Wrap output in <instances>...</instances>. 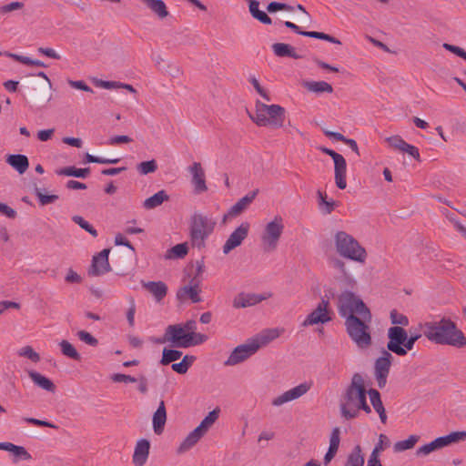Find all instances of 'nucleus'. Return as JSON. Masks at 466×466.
Returning <instances> with one entry per match:
<instances>
[{
  "mask_svg": "<svg viewBox=\"0 0 466 466\" xmlns=\"http://www.w3.org/2000/svg\"><path fill=\"white\" fill-rule=\"evenodd\" d=\"M59 345L61 348V351L65 356L71 358L75 360H80V359H81L80 354L77 352V350L75 349V347L69 341L63 339L59 343Z\"/></svg>",
  "mask_w": 466,
  "mask_h": 466,
  "instance_id": "49530a36",
  "label": "nucleus"
},
{
  "mask_svg": "<svg viewBox=\"0 0 466 466\" xmlns=\"http://www.w3.org/2000/svg\"><path fill=\"white\" fill-rule=\"evenodd\" d=\"M284 224L280 216H276L273 220L268 222L261 236V241L266 251L275 250L279 240L283 233Z\"/></svg>",
  "mask_w": 466,
  "mask_h": 466,
  "instance_id": "1a4fd4ad",
  "label": "nucleus"
},
{
  "mask_svg": "<svg viewBox=\"0 0 466 466\" xmlns=\"http://www.w3.org/2000/svg\"><path fill=\"white\" fill-rule=\"evenodd\" d=\"M18 355L21 357L27 358L35 363L40 360L39 354L35 352L31 346H25L21 348L18 351Z\"/></svg>",
  "mask_w": 466,
  "mask_h": 466,
  "instance_id": "864d4df0",
  "label": "nucleus"
},
{
  "mask_svg": "<svg viewBox=\"0 0 466 466\" xmlns=\"http://www.w3.org/2000/svg\"><path fill=\"white\" fill-rule=\"evenodd\" d=\"M182 354L183 353L180 350L165 348L162 352L160 364L167 365L173 361H176L181 358Z\"/></svg>",
  "mask_w": 466,
  "mask_h": 466,
  "instance_id": "a18cd8bd",
  "label": "nucleus"
},
{
  "mask_svg": "<svg viewBox=\"0 0 466 466\" xmlns=\"http://www.w3.org/2000/svg\"><path fill=\"white\" fill-rule=\"evenodd\" d=\"M168 199L169 196L167 194V192L165 190H160L145 199L143 202V207L147 210L153 209L160 206L163 202L167 201Z\"/></svg>",
  "mask_w": 466,
  "mask_h": 466,
  "instance_id": "72a5a7b5",
  "label": "nucleus"
},
{
  "mask_svg": "<svg viewBox=\"0 0 466 466\" xmlns=\"http://www.w3.org/2000/svg\"><path fill=\"white\" fill-rule=\"evenodd\" d=\"M257 351L258 345L253 343L249 339L245 343L236 347L228 356V360L224 362V364L226 366L237 365L248 359Z\"/></svg>",
  "mask_w": 466,
  "mask_h": 466,
  "instance_id": "4468645a",
  "label": "nucleus"
},
{
  "mask_svg": "<svg viewBox=\"0 0 466 466\" xmlns=\"http://www.w3.org/2000/svg\"><path fill=\"white\" fill-rule=\"evenodd\" d=\"M35 195L38 198L41 206H46L54 203L58 199L57 195H46L42 192L41 188L35 187L34 189Z\"/></svg>",
  "mask_w": 466,
  "mask_h": 466,
  "instance_id": "8fccbe9b",
  "label": "nucleus"
},
{
  "mask_svg": "<svg viewBox=\"0 0 466 466\" xmlns=\"http://www.w3.org/2000/svg\"><path fill=\"white\" fill-rule=\"evenodd\" d=\"M167 421V410L164 400L159 402L158 408L153 414V430L157 435L161 434Z\"/></svg>",
  "mask_w": 466,
  "mask_h": 466,
  "instance_id": "a878e982",
  "label": "nucleus"
},
{
  "mask_svg": "<svg viewBox=\"0 0 466 466\" xmlns=\"http://www.w3.org/2000/svg\"><path fill=\"white\" fill-rule=\"evenodd\" d=\"M255 107V113H248V116L257 126H271L273 127L283 126L285 120V108L283 106L274 104L266 105L258 100Z\"/></svg>",
  "mask_w": 466,
  "mask_h": 466,
  "instance_id": "7ed1b4c3",
  "label": "nucleus"
},
{
  "mask_svg": "<svg viewBox=\"0 0 466 466\" xmlns=\"http://www.w3.org/2000/svg\"><path fill=\"white\" fill-rule=\"evenodd\" d=\"M418 441L419 436L410 435L407 440L397 441L393 446V450L395 452H401L406 450H410L415 446Z\"/></svg>",
  "mask_w": 466,
  "mask_h": 466,
  "instance_id": "c03bdc74",
  "label": "nucleus"
},
{
  "mask_svg": "<svg viewBox=\"0 0 466 466\" xmlns=\"http://www.w3.org/2000/svg\"><path fill=\"white\" fill-rule=\"evenodd\" d=\"M6 162L21 175L24 174L29 167L28 158L25 155H9L6 158Z\"/></svg>",
  "mask_w": 466,
  "mask_h": 466,
  "instance_id": "c85d7f7f",
  "label": "nucleus"
},
{
  "mask_svg": "<svg viewBox=\"0 0 466 466\" xmlns=\"http://www.w3.org/2000/svg\"><path fill=\"white\" fill-rule=\"evenodd\" d=\"M265 299L266 297L261 295L242 292L234 298L233 307L236 309L248 308L261 302Z\"/></svg>",
  "mask_w": 466,
  "mask_h": 466,
  "instance_id": "b1692460",
  "label": "nucleus"
},
{
  "mask_svg": "<svg viewBox=\"0 0 466 466\" xmlns=\"http://www.w3.org/2000/svg\"><path fill=\"white\" fill-rule=\"evenodd\" d=\"M338 311L345 320L349 319L351 315L362 317L367 320H371L372 319L371 313L363 300L349 290L339 294L338 298Z\"/></svg>",
  "mask_w": 466,
  "mask_h": 466,
  "instance_id": "20e7f679",
  "label": "nucleus"
},
{
  "mask_svg": "<svg viewBox=\"0 0 466 466\" xmlns=\"http://www.w3.org/2000/svg\"><path fill=\"white\" fill-rule=\"evenodd\" d=\"M24 7V4L22 2H12L10 4L2 5L0 7V14L4 15L15 10H19Z\"/></svg>",
  "mask_w": 466,
  "mask_h": 466,
  "instance_id": "e2e57ef3",
  "label": "nucleus"
},
{
  "mask_svg": "<svg viewBox=\"0 0 466 466\" xmlns=\"http://www.w3.org/2000/svg\"><path fill=\"white\" fill-rule=\"evenodd\" d=\"M190 339L187 332L184 330L181 324L169 325L166 329V339L168 340L173 346L178 348H187L186 342Z\"/></svg>",
  "mask_w": 466,
  "mask_h": 466,
  "instance_id": "6ab92c4d",
  "label": "nucleus"
},
{
  "mask_svg": "<svg viewBox=\"0 0 466 466\" xmlns=\"http://www.w3.org/2000/svg\"><path fill=\"white\" fill-rule=\"evenodd\" d=\"M390 321L394 325H400L399 327H406L409 325V319L407 316L398 312L396 309H392L390 313Z\"/></svg>",
  "mask_w": 466,
  "mask_h": 466,
  "instance_id": "3c124183",
  "label": "nucleus"
},
{
  "mask_svg": "<svg viewBox=\"0 0 466 466\" xmlns=\"http://www.w3.org/2000/svg\"><path fill=\"white\" fill-rule=\"evenodd\" d=\"M368 394L370 396V403L373 407V409L376 410V412H380L385 410L383 403L380 399V392L375 389H370L368 390Z\"/></svg>",
  "mask_w": 466,
  "mask_h": 466,
  "instance_id": "de8ad7c7",
  "label": "nucleus"
},
{
  "mask_svg": "<svg viewBox=\"0 0 466 466\" xmlns=\"http://www.w3.org/2000/svg\"><path fill=\"white\" fill-rule=\"evenodd\" d=\"M111 380L114 382H125V383H134L137 382V380L135 377H132L130 375L121 374V373H116L113 374L111 377Z\"/></svg>",
  "mask_w": 466,
  "mask_h": 466,
  "instance_id": "680f3d73",
  "label": "nucleus"
},
{
  "mask_svg": "<svg viewBox=\"0 0 466 466\" xmlns=\"http://www.w3.org/2000/svg\"><path fill=\"white\" fill-rule=\"evenodd\" d=\"M391 353L388 348L382 350L380 356L375 360L374 377L380 389H383L387 384V379L393 360Z\"/></svg>",
  "mask_w": 466,
  "mask_h": 466,
  "instance_id": "9b49d317",
  "label": "nucleus"
},
{
  "mask_svg": "<svg viewBox=\"0 0 466 466\" xmlns=\"http://www.w3.org/2000/svg\"><path fill=\"white\" fill-rule=\"evenodd\" d=\"M280 335V330L279 329H267L262 330L260 333L257 334L253 338H251V341L258 345V350L268 343H270L275 339L279 338Z\"/></svg>",
  "mask_w": 466,
  "mask_h": 466,
  "instance_id": "393cba45",
  "label": "nucleus"
},
{
  "mask_svg": "<svg viewBox=\"0 0 466 466\" xmlns=\"http://www.w3.org/2000/svg\"><path fill=\"white\" fill-rule=\"evenodd\" d=\"M187 252L188 247L187 242L177 244L167 251L165 258H183L187 256Z\"/></svg>",
  "mask_w": 466,
  "mask_h": 466,
  "instance_id": "ea45409f",
  "label": "nucleus"
},
{
  "mask_svg": "<svg viewBox=\"0 0 466 466\" xmlns=\"http://www.w3.org/2000/svg\"><path fill=\"white\" fill-rule=\"evenodd\" d=\"M332 311L329 299L322 298L316 309L312 310L301 323L302 327L325 324L332 320Z\"/></svg>",
  "mask_w": 466,
  "mask_h": 466,
  "instance_id": "f8f14e48",
  "label": "nucleus"
},
{
  "mask_svg": "<svg viewBox=\"0 0 466 466\" xmlns=\"http://www.w3.org/2000/svg\"><path fill=\"white\" fill-rule=\"evenodd\" d=\"M77 337L81 341L86 343L87 345L96 347L98 344V340L86 330H79L77 332Z\"/></svg>",
  "mask_w": 466,
  "mask_h": 466,
  "instance_id": "13d9d810",
  "label": "nucleus"
},
{
  "mask_svg": "<svg viewBox=\"0 0 466 466\" xmlns=\"http://www.w3.org/2000/svg\"><path fill=\"white\" fill-rule=\"evenodd\" d=\"M142 287L150 292L157 301H161L167 292V287L163 281L142 282Z\"/></svg>",
  "mask_w": 466,
  "mask_h": 466,
  "instance_id": "bb28decb",
  "label": "nucleus"
},
{
  "mask_svg": "<svg viewBox=\"0 0 466 466\" xmlns=\"http://www.w3.org/2000/svg\"><path fill=\"white\" fill-rule=\"evenodd\" d=\"M324 134L329 138H333L337 141H341L345 143L351 148L352 151H354L358 156H360L359 147L354 139L347 138L342 134L334 131L325 130Z\"/></svg>",
  "mask_w": 466,
  "mask_h": 466,
  "instance_id": "58836bf2",
  "label": "nucleus"
},
{
  "mask_svg": "<svg viewBox=\"0 0 466 466\" xmlns=\"http://www.w3.org/2000/svg\"><path fill=\"white\" fill-rule=\"evenodd\" d=\"M364 455L362 453L361 447L360 445H356L350 453L348 455L346 464L350 466H363L364 465Z\"/></svg>",
  "mask_w": 466,
  "mask_h": 466,
  "instance_id": "4c0bfd02",
  "label": "nucleus"
},
{
  "mask_svg": "<svg viewBox=\"0 0 466 466\" xmlns=\"http://www.w3.org/2000/svg\"><path fill=\"white\" fill-rule=\"evenodd\" d=\"M423 328V334L430 341L455 348L466 347V337L450 319L442 318L440 321L426 322Z\"/></svg>",
  "mask_w": 466,
  "mask_h": 466,
  "instance_id": "f257e3e1",
  "label": "nucleus"
},
{
  "mask_svg": "<svg viewBox=\"0 0 466 466\" xmlns=\"http://www.w3.org/2000/svg\"><path fill=\"white\" fill-rule=\"evenodd\" d=\"M187 335L190 336V339H187L188 340L187 342V348L200 345L208 339V336L202 333L187 332Z\"/></svg>",
  "mask_w": 466,
  "mask_h": 466,
  "instance_id": "5fc2aeb1",
  "label": "nucleus"
},
{
  "mask_svg": "<svg viewBox=\"0 0 466 466\" xmlns=\"http://www.w3.org/2000/svg\"><path fill=\"white\" fill-rule=\"evenodd\" d=\"M0 450L9 451L21 460L28 461L32 458L31 454L25 447L15 445L12 442H0Z\"/></svg>",
  "mask_w": 466,
  "mask_h": 466,
  "instance_id": "7c9ffc66",
  "label": "nucleus"
},
{
  "mask_svg": "<svg viewBox=\"0 0 466 466\" xmlns=\"http://www.w3.org/2000/svg\"><path fill=\"white\" fill-rule=\"evenodd\" d=\"M388 343L387 348L392 353L398 356L407 355L408 350H411L415 342L421 337L420 334H410L404 328L393 326L387 331Z\"/></svg>",
  "mask_w": 466,
  "mask_h": 466,
  "instance_id": "6e6552de",
  "label": "nucleus"
},
{
  "mask_svg": "<svg viewBox=\"0 0 466 466\" xmlns=\"http://www.w3.org/2000/svg\"><path fill=\"white\" fill-rule=\"evenodd\" d=\"M90 173V168H76L75 167H66L56 170V174L59 176H67V177H75L85 178Z\"/></svg>",
  "mask_w": 466,
  "mask_h": 466,
  "instance_id": "e433bc0d",
  "label": "nucleus"
},
{
  "mask_svg": "<svg viewBox=\"0 0 466 466\" xmlns=\"http://www.w3.org/2000/svg\"><path fill=\"white\" fill-rule=\"evenodd\" d=\"M288 11V12H293L294 7L285 4V3H279V2H271L267 6V11L268 13H275L278 11Z\"/></svg>",
  "mask_w": 466,
  "mask_h": 466,
  "instance_id": "6e6d98bb",
  "label": "nucleus"
},
{
  "mask_svg": "<svg viewBox=\"0 0 466 466\" xmlns=\"http://www.w3.org/2000/svg\"><path fill=\"white\" fill-rule=\"evenodd\" d=\"M310 389V385L307 382L301 383L285 392L272 399L271 404L275 407L282 406L283 404L298 400L305 395Z\"/></svg>",
  "mask_w": 466,
  "mask_h": 466,
  "instance_id": "2eb2a0df",
  "label": "nucleus"
},
{
  "mask_svg": "<svg viewBox=\"0 0 466 466\" xmlns=\"http://www.w3.org/2000/svg\"><path fill=\"white\" fill-rule=\"evenodd\" d=\"M28 375L30 379L33 380L35 384H36L38 387L42 388L43 390H46L50 392H55L56 386L53 383L51 380L48 378L43 376L39 372L31 370L28 372Z\"/></svg>",
  "mask_w": 466,
  "mask_h": 466,
  "instance_id": "473e14b6",
  "label": "nucleus"
},
{
  "mask_svg": "<svg viewBox=\"0 0 466 466\" xmlns=\"http://www.w3.org/2000/svg\"><path fill=\"white\" fill-rule=\"evenodd\" d=\"M148 9L151 10L159 19L168 15V11L163 0H140Z\"/></svg>",
  "mask_w": 466,
  "mask_h": 466,
  "instance_id": "c756f323",
  "label": "nucleus"
},
{
  "mask_svg": "<svg viewBox=\"0 0 466 466\" xmlns=\"http://www.w3.org/2000/svg\"><path fill=\"white\" fill-rule=\"evenodd\" d=\"M200 281L194 278L191 279L189 285L181 287L177 292V298L180 301H184L189 299L193 303H198L201 301L199 296V286Z\"/></svg>",
  "mask_w": 466,
  "mask_h": 466,
  "instance_id": "aec40b11",
  "label": "nucleus"
},
{
  "mask_svg": "<svg viewBox=\"0 0 466 466\" xmlns=\"http://www.w3.org/2000/svg\"><path fill=\"white\" fill-rule=\"evenodd\" d=\"M150 442L146 439H141L137 442L133 454V463L136 466H143L149 454Z\"/></svg>",
  "mask_w": 466,
  "mask_h": 466,
  "instance_id": "5701e85b",
  "label": "nucleus"
},
{
  "mask_svg": "<svg viewBox=\"0 0 466 466\" xmlns=\"http://www.w3.org/2000/svg\"><path fill=\"white\" fill-rule=\"evenodd\" d=\"M249 224L243 222L228 237L223 246V253L228 254L232 249L240 246L242 241L248 237Z\"/></svg>",
  "mask_w": 466,
  "mask_h": 466,
  "instance_id": "dca6fc26",
  "label": "nucleus"
},
{
  "mask_svg": "<svg viewBox=\"0 0 466 466\" xmlns=\"http://www.w3.org/2000/svg\"><path fill=\"white\" fill-rule=\"evenodd\" d=\"M72 220L77 224L81 228L87 231L89 234H91L93 237H97V231L87 222L81 216L76 215L72 217Z\"/></svg>",
  "mask_w": 466,
  "mask_h": 466,
  "instance_id": "603ef678",
  "label": "nucleus"
},
{
  "mask_svg": "<svg viewBox=\"0 0 466 466\" xmlns=\"http://www.w3.org/2000/svg\"><path fill=\"white\" fill-rule=\"evenodd\" d=\"M336 251L343 258L357 262H364L367 253L357 239L345 231H338L334 235Z\"/></svg>",
  "mask_w": 466,
  "mask_h": 466,
  "instance_id": "423d86ee",
  "label": "nucleus"
},
{
  "mask_svg": "<svg viewBox=\"0 0 466 466\" xmlns=\"http://www.w3.org/2000/svg\"><path fill=\"white\" fill-rule=\"evenodd\" d=\"M258 194V189H255L249 192L245 197L238 199L228 211V213L224 216L223 221L227 219L228 217L235 218L239 216L242 212H244L248 206L253 202L257 195Z\"/></svg>",
  "mask_w": 466,
  "mask_h": 466,
  "instance_id": "412c9836",
  "label": "nucleus"
},
{
  "mask_svg": "<svg viewBox=\"0 0 466 466\" xmlns=\"http://www.w3.org/2000/svg\"><path fill=\"white\" fill-rule=\"evenodd\" d=\"M220 410L218 408L213 410L210 411L200 422V424L198 426V429H200L201 431H203L205 434L208 432L209 428L216 422V420L218 419Z\"/></svg>",
  "mask_w": 466,
  "mask_h": 466,
  "instance_id": "37998d69",
  "label": "nucleus"
},
{
  "mask_svg": "<svg viewBox=\"0 0 466 466\" xmlns=\"http://www.w3.org/2000/svg\"><path fill=\"white\" fill-rule=\"evenodd\" d=\"M272 50L278 57H291L294 59L301 58L302 56L296 53L295 48L285 43H275L272 45Z\"/></svg>",
  "mask_w": 466,
  "mask_h": 466,
  "instance_id": "cd10ccee",
  "label": "nucleus"
},
{
  "mask_svg": "<svg viewBox=\"0 0 466 466\" xmlns=\"http://www.w3.org/2000/svg\"><path fill=\"white\" fill-rule=\"evenodd\" d=\"M196 360V357L193 355H185L182 360L178 363H173L171 368L174 371L178 374H185L188 370L189 367Z\"/></svg>",
  "mask_w": 466,
  "mask_h": 466,
  "instance_id": "79ce46f5",
  "label": "nucleus"
},
{
  "mask_svg": "<svg viewBox=\"0 0 466 466\" xmlns=\"http://www.w3.org/2000/svg\"><path fill=\"white\" fill-rule=\"evenodd\" d=\"M442 47L453 54H455L456 56L465 59L466 57V51L457 46H453V45H451V44H448V43H444L442 45Z\"/></svg>",
  "mask_w": 466,
  "mask_h": 466,
  "instance_id": "0e129e2a",
  "label": "nucleus"
},
{
  "mask_svg": "<svg viewBox=\"0 0 466 466\" xmlns=\"http://www.w3.org/2000/svg\"><path fill=\"white\" fill-rule=\"evenodd\" d=\"M371 320L364 319L362 317L350 316L345 320V328L349 337L360 350H367L372 344L370 323Z\"/></svg>",
  "mask_w": 466,
  "mask_h": 466,
  "instance_id": "0eeeda50",
  "label": "nucleus"
},
{
  "mask_svg": "<svg viewBox=\"0 0 466 466\" xmlns=\"http://www.w3.org/2000/svg\"><path fill=\"white\" fill-rule=\"evenodd\" d=\"M367 394L363 377L360 373H355L343 396L344 402L340 404L341 415L346 420H350L359 415L360 410L370 413L371 410L366 400Z\"/></svg>",
  "mask_w": 466,
  "mask_h": 466,
  "instance_id": "f03ea898",
  "label": "nucleus"
},
{
  "mask_svg": "<svg viewBox=\"0 0 466 466\" xmlns=\"http://www.w3.org/2000/svg\"><path fill=\"white\" fill-rule=\"evenodd\" d=\"M304 86L312 93H332L333 87L330 84L325 81H309L304 84Z\"/></svg>",
  "mask_w": 466,
  "mask_h": 466,
  "instance_id": "c9c22d12",
  "label": "nucleus"
},
{
  "mask_svg": "<svg viewBox=\"0 0 466 466\" xmlns=\"http://www.w3.org/2000/svg\"><path fill=\"white\" fill-rule=\"evenodd\" d=\"M129 303H130V306L127 312V319L129 326L133 327L135 324V313H136V304H135V300L133 298H130Z\"/></svg>",
  "mask_w": 466,
  "mask_h": 466,
  "instance_id": "69168bd1",
  "label": "nucleus"
},
{
  "mask_svg": "<svg viewBox=\"0 0 466 466\" xmlns=\"http://www.w3.org/2000/svg\"><path fill=\"white\" fill-rule=\"evenodd\" d=\"M284 25H285V26L293 30L295 33H297L300 35H304V36L311 37V38H317V39H320V40H325V41H328V42H330V43L336 44V45H341V42L338 38H336L330 35H328V34H325L322 32H316V31H302L296 24L289 22V21H286L284 23Z\"/></svg>",
  "mask_w": 466,
  "mask_h": 466,
  "instance_id": "4be33fe9",
  "label": "nucleus"
},
{
  "mask_svg": "<svg viewBox=\"0 0 466 466\" xmlns=\"http://www.w3.org/2000/svg\"><path fill=\"white\" fill-rule=\"evenodd\" d=\"M249 12L251 15L264 25H271V18L264 12L259 10V2L258 0H249Z\"/></svg>",
  "mask_w": 466,
  "mask_h": 466,
  "instance_id": "f704fd0d",
  "label": "nucleus"
},
{
  "mask_svg": "<svg viewBox=\"0 0 466 466\" xmlns=\"http://www.w3.org/2000/svg\"><path fill=\"white\" fill-rule=\"evenodd\" d=\"M68 84L74 88H76V89H79V90H82L85 92H91V93L93 92L92 88L82 80H78V81L68 80Z\"/></svg>",
  "mask_w": 466,
  "mask_h": 466,
  "instance_id": "338daca9",
  "label": "nucleus"
},
{
  "mask_svg": "<svg viewBox=\"0 0 466 466\" xmlns=\"http://www.w3.org/2000/svg\"><path fill=\"white\" fill-rule=\"evenodd\" d=\"M320 150L329 156L334 161V173L335 183L339 189H344L347 187L346 173L347 163L344 157L332 149L327 147H320Z\"/></svg>",
  "mask_w": 466,
  "mask_h": 466,
  "instance_id": "ddd939ff",
  "label": "nucleus"
},
{
  "mask_svg": "<svg viewBox=\"0 0 466 466\" xmlns=\"http://www.w3.org/2000/svg\"><path fill=\"white\" fill-rule=\"evenodd\" d=\"M0 213L6 216L9 218H15L16 217V211L7 206L6 204L0 202Z\"/></svg>",
  "mask_w": 466,
  "mask_h": 466,
  "instance_id": "774afa93",
  "label": "nucleus"
},
{
  "mask_svg": "<svg viewBox=\"0 0 466 466\" xmlns=\"http://www.w3.org/2000/svg\"><path fill=\"white\" fill-rule=\"evenodd\" d=\"M340 430L339 428L336 427L332 430L330 438H329V447L330 449L338 451L339 442H340Z\"/></svg>",
  "mask_w": 466,
  "mask_h": 466,
  "instance_id": "bf43d9fd",
  "label": "nucleus"
},
{
  "mask_svg": "<svg viewBox=\"0 0 466 466\" xmlns=\"http://www.w3.org/2000/svg\"><path fill=\"white\" fill-rule=\"evenodd\" d=\"M385 141L389 144V146L396 150L401 152L403 147H405L406 143L400 136H392L389 137L385 139Z\"/></svg>",
  "mask_w": 466,
  "mask_h": 466,
  "instance_id": "4d7b16f0",
  "label": "nucleus"
},
{
  "mask_svg": "<svg viewBox=\"0 0 466 466\" xmlns=\"http://www.w3.org/2000/svg\"><path fill=\"white\" fill-rule=\"evenodd\" d=\"M463 440H466V431H454L446 436L439 437L430 443L422 445L416 451V455L427 456L432 451Z\"/></svg>",
  "mask_w": 466,
  "mask_h": 466,
  "instance_id": "9d476101",
  "label": "nucleus"
},
{
  "mask_svg": "<svg viewBox=\"0 0 466 466\" xmlns=\"http://www.w3.org/2000/svg\"><path fill=\"white\" fill-rule=\"evenodd\" d=\"M109 252L110 249L105 248L93 257L91 267L88 269V274L90 276H101L111 271V267L108 261Z\"/></svg>",
  "mask_w": 466,
  "mask_h": 466,
  "instance_id": "a211bd4d",
  "label": "nucleus"
},
{
  "mask_svg": "<svg viewBox=\"0 0 466 466\" xmlns=\"http://www.w3.org/2000/svg\"><path fill=\"white\" fill-rule=\"evenodd\" d=\"M188 172L191 175V184L195 194H202L208 190L206 183V174L199 162H194L188 167Z\"/></svg>",
  "mask_w": 466,
  "mask_h": 466,
  "instance_id": "f3484780",
  "label": "nucleus"
},
{
  "mask_svg": "<svg viewBox=\"0 0 466 466\" xmlns=\"http://www.w3.org/2000/svg\"><path fill=\"white\" fill-rule=\"evenodd\" d=\"M37 76L43 77L45 79V83L41 86L42 93L40 95L35 96V98L37 100H45L46 102H49L52 98V95L50 93V90L52 88V83L45 72H39Z\"/></svg>",
  "mask_w": 466,
  "mask_h": 466,
  "instance_id": "a19ab883",
  "label": "nucleus"
},
{
  "mask_svg": "<svg viewBox=\"0 0 466 466\" xmlns=\"http://www.w3.org/2000/svg\"><path fill=\"white\" fill-rule=\"evenodd\" d=\"M216 222L200 213H194L190 218L189 238L192 248L201 250L206 239L213 232Z\"/></svg>",
  "mask_w": 466,
  "mask_h": 466,
  "instance_id": "39448f33",
  "label": "nucleus"
},
{
  "mask_svg": "<svg viewBox=\"0 0 466 466\" xmlns=\"http://www.w3.org/2000/svg\"><path fill=\"white\" fill-rule=\"evenodd\" d=\"M205 435L198 427L194 429L183 441L178 448V452H184L191 449Z\"/></svg>",
  "mask_w": 466,
  "mask_h": 466,
  "instance_id": "2f4dec72",
  "label": "nucleus"
},
{
  "mask_svg": "<svg viewBox=\"0 0 466 466\" xmlns=\"http://www.w3.org/2000/svg\"><path fill=\"white\" fill-rule=\"evenodd\" d=\"M157 169V164L155 159L144 161L137 166V170L140 175H147L154 173Z\"/></svg>",
  "mask_w": 466,
  "mask_h": 466,
  "instance_id": "09e8293b",
  "label": "nucleus"
},
{
  "mask_svg": "<svg viewBox=\"0 0 466 466\" xmlns=\"http://www.w3.org/2000/svg\"><path fill=\"white\" fill-rule=\"evenodd\" d=\"M249 82L253 86V87L256 89V91L267 101L270 100V97L268 94V92L260 86L258 80L256 78L255 76H249Z\"/></svg>",
  "mask_w": 466,
  "mask_h": 466,
  "instance_id": "052dcab7",
  "label": "nucleus"
}]
</instances>
